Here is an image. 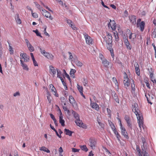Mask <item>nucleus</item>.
<instances>
[{
    "label": "nucleus",
    "mask_w": 156,
    "mask_h": 156,
    "mask_svg": "<svg viewBox=\"0 0 156 156\" xmlns=\"http://www.w3.org/2000/svg\"><path fill=\"white\" fill-rule=\"evenodd\" d=\"M104 41L106 43V46L108 49L110 51L112 58H114V55L113 50L112 48V34L108 32H106V35L104 38Z\"/></svg>",
    "instance_id": "f257e3e1"
},
{
    "label": "nucleus",
    "mask_w": 156,
    "mask_h": 156,
    "mask_svg": "<svg viewBox=\"0 0 156 156\" xmlns=\"http://www.w3.org/2000/svg\"><path fill=\"white\" fill-rule=\"evenodd\" d=\"M138 123L140 130H141V127L144 129L145 126L144 124L143 118L142 115H139L137 117Z\"/></svg>",
    "instance_id": "f03ea898"
},
{
    "label": "nucleus",
    "mask_w": 156,
    "mask_h": 156,
    "mask_svg": "<svg viewBox=\"0 0 156 156\" xmlns=\"http://www.w3.org/2000/svg\"><path fill=\"white\" fill-rule=\"evenodd\" d=\"M136 151L138 153V156H149L147 153L146 150L142 148V151L140 149L138 146H136Z\"/></svg>",
    "instance_id": "7ed1b4c3"
},
{
    "label": "nucleus",
    "mask_w": 156,
    "mask_h": 156,
    "mask_svg": "<svg viewBox=\"0 0 156 156\" xmlns=\"http://www.w3.org/2000/svg\"><path fill=\"white\" fill-rule=\"evenodd\" d=\"M83 35L86 40V43L89 45L92 44L93 42V39L85 33L83 34Z\"/></svg>",
    "instance_id": "20e7f679"
},
{
    "label": "nucleus",
    "mask_w": 156,
    "mask_h": 156,
    "mask_svg": "<svg viewBox=\"0 0 156 156\" xmlns=\"http://www.w3.org/2000/svg\"><path fill=\"white\" fill-rule=\"evenodd\" d=\"M42 14L44 16H45L47 18H48L51 20H52L53 19V17L51 15L50 13L46 11V10L42 9H41Z\"/></svg>",
    "instance_id": "39448f33"
},
{
    "label": "nucleus",
    "mask_w": 156,
    "mask_h": 156,
    "mask_svg": "<svg viewBox=\"0 0 156 156\" xmlns=\"http://www.w3.org/2000/svg\"><path fill=\"white\" fill-rule=\"evenodd\" d=\"M136 106H137V105L136 104L134 103V104L133 105L132 111L136 115L137 118V117L139 116V115H142V114H141L140 112H138V111H139L138 109Z\"/></svg>",
    "instance_id": "423d86ee"
},
{
    "label": "nucleus",
    "mask_w": 156,
    "mask_h": 156,
    "mask_svg": "<svg viewBox=\"0 0 156 156\" xmlns=\"http://www.w3.org/2000/svg\"><path fill=\"white\" fill-rule=\"evenodd\" d=\"M120 126L122 135H123L125 138L126 139H128L129 136H128V133L127 132H126L125 129L122 126L121 123H120Z\"/></svg>",
    "instance_id": "0eeeda50"
},
{
    "label": "nucleus",
    "mask_w": 156,
    "mask_h": 156,
    "mask_svg": "<svg viewBox=\"0 0 156 156\" xmlns=\"http://www.w3.org/2000/svg\"><path fill=\"white\" fill-rule=\"evenodd\" d=\"M130 80L128 78L126 74L125 73L123 81L124 86L127 87H129L130 85Z\"/></svg>",
    "instance_id": "6e6552de"
},
{
    "label": "nucleus",
    "mask_w": 156,
    "mask_h": 156,
    "mask_svg": "<svg viewBox=\"0 0 156 156\" xmlns=\"http://www.w3.org/2000/svg\"><path fill=\"white\" fill-rule=\"evenodd\" d=\"M110 22L108 24V26L109 28L110 27L112 30H115L116 28V23L114 20H112L110 19Z\"/></svg>",
    "instance_id": "1a4fd4ad"
},
{
    "label": "nucleus",
    "mask_w": 156,
    "mask_h": 156,
    "mask_svg": "<svg viewBox=\"0 0 156 156\" xmlns=\"http://www.w3.org/2000/svg\"><path fill=\"white\" fill-rule=\"evenodd\" d=\"M96 142L95 139L90 138L89 140V145L92 149H94L95 148Z\"/></svg>",
    "instance_id": "9d476101"
},
{
    "label": "nucleus",
    "mask_w": 156,
    "mask_h": 156,
    "mask_svg": "<svg viewBox=\"0 0 156 156\" xmlns=\"http://www.w3.org/2000/svg\"><path fill=\"white\" fill-rule=\"evenodd\" d=\"M124 42L125 45L126 46V48L127 49L130 50L132 49V46L130 45V44L128 41L127 38L126 37L123 40Z\"/></svg>",
    "instance_id": "9b49d317"
},
{
    "label": "nucleus",
    "mask_w": 156,
    "mask_h": 156,
    "mask_svg": "<svg viewBox=\"0 0 156 156\" xmlns=\"http://www.w3.org/2000/svg\"><path fill=\"white\" fill-rule=\"evenodd\" d=\"M145 25V23L144 21L141 22L139 24L136 23L137 27H139L140 31L142 32L144 31Z\"/></svg>",
    "instance_id": "f8f14e48"
},
{
    "label": "nucleus",
    "mask_w": 156,
    "mask_h": 156,
    "mask_svg": "<svg viewBox=\"0 0 156 156\" xmlns=\"http://www.w3.org/2000/svg\"><path fill=\"white\" fill-rule=\"evenodd\" d=\"M49 88L51 89V91L53 94L56 97H58V95L56 92V89L52 84H51L49 85Z\"/></svg>",
    "instance_id": "ddd939ff"
},
{
    "label": "nucleus",
    "mask_w": 156,
    "mask_h": 156,
    "mask_svg": "<svg viewBox=\"0 0 156 156\" xmlns=\"http://www.w3.org/2000/svg\"><path fill=\"white\" fill-rule=\"evenodd\" d=\"M125 119L127 123L128 126L131 129H132V126L131 123L130 118L129 116L127 115H125Z\"/></svg>",
    "instance_id": "4468645a"
},
{
    "label": "nucleus",
    "mask_w": 156,
    "mask_h": 156,
    "mask_svg": "<svg viewBox=\"0 0 156 156\" xmlns=\"http://www.w3.org/2000/svg\"><path fill=\"white\" fill-rule=\"evenodd\" d=\"M20 56L21 57V59L22 60V59H23V62H27L29 60V58L26 54L21 53L20 55Z\"/></svg>",
    "instance_id": "2eb2a0df"
},
{
    "label": "nucleus",
    "mask_w": 156,
    "mask_h": 156,
    "mask_svg": "<svg viewBox=\"0 0 156 156\" xmlns=\"http://www.w3.org/2000/svg\"><path fill=\"white\" fill-rule=\"evenodd\" d=\"M134 66L135 68V70L136 74L138 76H139L140 73L139 64L137 62H136L134 64Z\"/></svg>",
    "instance_id": "dca6fc26"
},
{
    "label": "nucleus",
    "mask_w": 156,
    "mask_h": 156,
    "mask_svg": "<svg viewBox=\"0 0 156 156\" xmlns=\"http://www.w3.org/2000/svg\"><path fill=\"white\" fill-rule=\"evenodd\" d=\"M90 105L92 108L98 111L100 109L99 105L96 103L91 101Z\"/></svg>",
    "instance_id": "f3484780"
},
{
    "label": "nucleus",
    "mask_w": 156,
    "mask_h": 156,
    "mask_svg": "<svg viewBox=\"0 0 156 156\" xmlns=\"http://www.w3.org/2000/svg\"><path fill=\"white\" fill-rule=\"evenodd\" d=\"M69 100L70 103L72 106H74L76 104V101L73 97L72 95L69 96Z\"/></svg>",
    "instance_id": "a211bd4d"
},
{
    "label": "nucleus",
    "mask_w": 156,
    "mask_h": 156,
    "mask_svg": "<svg viewBox=\"0 0 156 156\" xmlns=\"http://www.w3.org/2000/svg\"><path fill=\"white\" fill-rule=\"evenodd\" d=\"M75 122L78 126L83 128L84 127L85 125L82 122V121L80 120V119L76 120Z\"/></svg>",
    "instance_id": "6ab92c4d"
},
{
    "label": "nucleus",
    "mask_w": 156,
    "mask_h": 156,
    "mask_svg": "<svg viewBox=\"0 0 156 156\" xmlns=\"http://www.w3.org/2000/svg\"><path fill=\"white\" fill-rule=\"evenodd\" d=\"M129 19L131 23L133 24H135L136 23V17L134 16H129Z\"/></svg>",
    "instance_id": "aec40b11"
},
{
    "label": "nucleus",
    "mask_w": 156,
    "mask_h": 156,
    "mask_svg": "<svg viewBox=\"0 0 156 156\" xmlns=\"http://www.w3.org/2000/svg\"><path fill=\"white\" fill-rule=\"evenodd\" d=\"M20 61L21 66L23 67V69L24 70L28 71L29 70V68L27 64L24 63L22 60L20 59Z\"/></svg>",
    "instance_id": "412c9836"
},
{
    "label": "nucleus",
    "mask_w": 156,
    "mask_h": 156,
    "mask_svg": "<svg viewBox=\"0 0 156 156\" xmlns=\"http://www.w3.org/2000/svg\"><path fill=\"white\" fill-rule=\"evenodd\" d=\"M59 111L60 113V115L59 116V122L61 124V125L62 126H65V121L63 119V117L62 116V113L60 109H59Z\"/></svg>",
    "instance_id": "4be33fe9"
},
{
    "label": "nucleus",
    "mask_w": 156,
    "mask_h": 156,
    "mask_svg": "<svg viewBox=\"0 0 156 156\" xmlns=\"http://www.w3.org/2000/svg\"><path fill=\"white\" fill-rule=\"evenodd\" d=\"M101 61L102 64L105 67H107L109 64V62L106 58H105Z\"/></svg>",
    "instance_id": "5701e85b"
},
{
    "label": "nucleus",
    "mask_w": 156,
    "mask_h": 156,
    "mask_svg": "<svg viewBox=\"0 0 156 156\" xmlns=\"http://www.w3.org/2000/svg\"><path fill=\"white\" fill-rule=\"evenodd\" d=\"M67 23L69 25V26L74 30H75V28H76L75 25H73L72 21L68 19L67 20Z\"/></svg>",
    "instance_id": "b1692460"
},
{
    "label": "nucleus",
    "mask_w": 156,
    "mask_h": 156,
    "mask_svg": "<svg viewBox=\"0 0 156 156\" xmlns=\"http://www.w3.org/2000/svg\"><path fill=\"white\" fill-rule=\"evenodd\" d=\"M113 132L116 135V137L119 141H120V138L121 137V136L119 134L117 131V129L115 130V131H113Z\"/></svg>",
    "instance_id": "393cba45"
},
{
    "label": "nucleus",
    "mask_w": 156,
    "mask_h": 156,
    "mask_svg": "<svg viewBox=\"0 0 156 156\" xmlns=\"http://www.w3.org/2000/svg\"><path fill=\"white\" fill-rule=\"evenodd\" d=\"M129 39L132 40V41H134V40L136 38V34L134 33H132L130 32V34L129 36Z\"/></svg>",
    "instance_id": "a878e982"
},
{
    "label": "nucleus",
    "mask_w": 156,
    "mask_h": 156,
    "mask_svg": "<svg viewBox=\"0 0 156 156\" xmlns=\"http://www.w3.org/2000/svg\"><path fill=\"white\" fill-rule=\"evenodd\" d=\"M64 132L66 135H69L70 136H72V134L73 133L72 131L66 129H64Z\"/></svg>",
    "instance_id": "bb28decb"
},
{
    "label": "nucleus",
    "mask_w": 156,
    "mask_h": 156,
    "mask_svg": "<svg viewBox=\"0 0 156 156\" xmlns=\"http://www.w3.org/2000/svg\"><path fill=\"white\" fill-rule=\"evenodd\" d=\"M76 72V70L74 69H71L70 72V74L71 77L74 78H75V73Z\"/></svg>",
    "instance_id": "cd10ccee"
},
{
    "label": "nucleus",
    "mask_w": 156,
    "mask_h": 156,
    "mask_svg": "<svg viewBox=\"0 0 156 156\" xmlns=\"http://www.w3.org/2000/svg\"><path fill=\"white\" fill-rule=\"evenodd\" d=\"M40 150L41 151H43L48 153L50 152V151L48 148H46L44 146H42L40 148Z\"/></svg>",
    "instance_id": "c85d7f7f"
},
{
    "label": "nucleus",
    "mask_w": 156,
    "mask_h": 156,
    "mask_svg": "<svg viewBox=\"0 0 156 156\" xmlns=\"http://www.w3.org/2000/svg\"><path fill=\"white\" fill-rule=\"evenodd\" d=\"M114 36L115 37V40L116 41H118L119 40V37L117 31L114 32Z\"/></svg>",
    "instance_id": "c756f323"
},
{
    "label": "nucleus",
    "mask_w": 156,
    "mask_h": 156,
    "mask_svg": "<svg viewBox=\"0 0 156 156\" xmlns=\"http://www.w3.org/2000/svg\"><path fill=\"white\" fill-rule=\"evenodd\" d=\"M49 68L50 71L53 73L54 75L56 73V69L54 68L52 66H50Z\"/></svg>",
    "instance_id": "7c9ffc66"
},
{
    "label": "nucleus",
    "mask_w": 156,
    "mask_h": 156,
    "mask_svg": "<svg viewBox=\"0 0 156 156\" xmlns=\"http://www.w3.org/2000/svg\"><path fill=\"white\" fill-rule=\"evenodd\" d=\"M46 58L52 60L53 59L54 56L51 54L49 53H48V55L46 56Z\"/></svg>",
    "instance_id": "2f4dec72"
},
{
    "label": "nucleus",
    "mask_w": 156,
    "mask_h": 156,
    "mask_svg": "<svg viewBox=\"0 0 156 156\" xmlns=\"http://www.w3.org/2000/svg\"><path fill=\"white\" fill-rule=\"evenodd\" d=\"M74 117L76 119V120L80 119L79 115L75 112L73 111L72 112Z\"/></svg>",
    "instance_id": "473e14b6"
},
{
    "label": "nucleus",
    "mask_w": 156,
    "mask_h": 156,
    "mask_svg": "<svg viewBox=\"0 0 156 156\" xmlns=\"http://www.w3.org/2000/svg\"><path fill=\"white\" fill-rule=\"evenodd\" d=\"M80 148L83 151L85 152H87L88 151V149L86 145H83L80 146Z\"/></svg>",
    "instance_id": "72a5a7b5"
},
{
    "label": "nucleus",
    "mask_w": 156,
    "mask_h": 156,
    "mask_svg": "<svg viewBox=\"0 0 156 156\" xmlns=\"http://www.w3.org/2000/svg\"><path fill=\"white\" fill-rule=\"evenodd\" d=\"M113 98L115 101L118 103H119V100L118 98V97L116 94H115L113 96Z\"/></svg>",
    "instance_id": "f704fd0d"
},
{
    "label": "nucleus",
    "mask_w": 156,
    "mask_h": 156,
    "mask_svg": "<svg viewBox=\"0 0 156 156\" xmlns=\"http://www.w3.org/2000/svg\"><path fill=\"white\" fill-rule=\"evenodd\" d=\"M75 64L76 65L80 67L82 66L83 65L82 62L78 60L75 61Z\"/></svg>",
    "instance_id": "c9c22d12"
},
{
    "label": "nucleus",
    "mask_w": 156,
    "mask_h": 156,
    "mask_svg": "<svg viewBox=\"0 0 156 156\" xmlns=\"http://www.w3.org/2000/svg\"><path fill=\"white\" fill-rule=\"evenodd\" d=\"M27 47L29 50L30 52H32L34 51V47H33L31 45V44L28 46Z\"/></svg>",
    "instance_id": "e433bc0d"
},
{
    "label": "nucleus",
    "mask_w": 156,
    "mask_h": 156,
    "mask_svg": "<svg viewBox=\"0 0 156 156\" xmlns=\"http://www.w3.org/2000/svg\"><path fill=\"white\" fill-rule=\"evenodd\" d=\"M38 48H39L41 53L43 55L45 54L47 52L45 51V49L44 48H42L40 47H39Z\"/></svg>",
    "instance_id": "4c0bfd02"
},
{
    "label": "nucleus",
    "mask_w": 156,
    "mask_h": 156,
    "mask_svg": "<svg viewBox=\"0 0 156 156\" xmlns=\"http://www.w3.org/2000/svg\"><path fill=\"white\" fill-rule=\"evenodd\" d=\"M141 140L143 144V146L144 147V146L146 144V139L144 137H142L141 138Z\"/></svg>",
    "instance_id": "58836bf2"
},
{
    "label": "nucleus",
    "mask_w": 156,
    "mask_h": 156,
    "mask_svg": "<svg viewBox=\"0 0 156 156\" xmlns=\"http://www.w3.org/2000/svg\"><path fill=\"white\" fill-rule=\"evenodd\" d=\"M9 50L10 51V54L11 55H12L13 54V50L12 47L9 44Z\"/></svg>",
    "instance_id": "ea45409f"
},
{
    "label": "nucleus",
    "mask_w": 156,
    "mask_h": 156,
    "mask_svg": "<svg viewBox=\"0 0 156 156\" xmlns=\"http://www.w3.org/2000/svg\"><path fill=\"white\" fill-rule=\"evenodd\" d=\"M131 87L133 90L134 91L135 90V85L133 80H132L131 82Z\"/></svg>",
    "instance_id": "a19ab883"
},
{
    "label": "nucleus",
    "mask_w": 156,
    "mask_h": 156,
    "mask_svg": "<svg viewBox=\"0 0 156 156\" xmlns=\"http://www.w3.org/2000/svg\"><path fill=\"white\" fill-rule=\"evenodd\" d=\"M77 87L78 89L80 92L83 91V88L82 86H80L79 85L77 84Z\"/></svg>",
    "instance_id": "79ce46f5"
},
{
    "label": "nucleus",
    "mask_w": 156,
    "mask_h": 156,
    "mask_svg": "<svg viewBox=\"0 0 156 156\" xmlns=\"http://www.w3.org/2000/svg\"><path fill=\"white\" fill-rule=\"evenodd\" d=\"M34 32L36 34L37 36H39L40 37H42L40 33L38 32V31L37 29L36 30H33Z\"/></svg>",
    "instance_id": "37998d69"
},
{
    "label": "nucleus",
    "mask_w": 156,
    "mask_h": 156,
    "mask_svg": "<svg viewBox=\"0 0 156 156\" xmlns=\"http://www.w3.org/2000/svg\"><path fill=\"white\" fill-rule=\"evenodd\" d=\"M34 3L35 4L36 7L40 11L42 9H41L40 7V5L38 3L36 2H35Z\"/></svg>",
    "instance_id": "c03bdc74"
},
{
    "label": "nucleus",
    "mask_w": 156,
    "mask_h": 156,
    "mask_svg": "<svg viewBox=\"0 0 156 156\" xmlns=\"http://www.w3.org/2000/svg\"><path fill=\"white\" fill-rule=\"evenodd\" d=\"M152 36L154 38H156V28L154 29V31L152 33Z\"/></svg>",
    "instance_id": "a18cd8bd"
},
{
    "label": "nucleus",
    "mask_w": 156,
    "mask_h": 156,
    "mask_svg": "<svg viewBox=\"0 0 156 156\" xmlns=\"http://www.w3.org/2000/svg\"><path fill=\"white\" fill-rule=\"evenodd\" d=\"M68 53L69 55V59L71 61H73V57L71 52H68Z\"/></svg>",
    "instance_id": "49530a36"
},
{
    "label": "nucleus",
    "mask_w": 156,
    "mask_h": 156,
    "mask_svg": "<svg viewBox=\"0 0 156 156\" xmlns=\"http://www.w3.org/2000/svg\"><path fill=\"white\" fill-rule=\"evenodd\" d=\"M145 96L147 98V101L151 105L152 104V103L150 101L148 97H150V95L148 94L147 96V94H145Z\"/></svg>",
    "instance_id": "de8ad7c7"
},
{
    "label": "nucleus",
    "mask_w": 156,
    "mask_h": 156,
    "mask_svg": "<svg viewBox=\"0 0 156 156\" xmlns=\"http://www.w3.org/2000/svg\"><path fill=\"white\" fill-rule=\"evenodd\" d=\"M16 20L17 23L19 24H20L21 23V21L19 17V15H17V17L16 19Z\"/></svg>",
    "instance_id": "09e8293b"
},
{
    "label": "nucleus",
    "mask_w": 156,
    "mask_h": 156,
    "mask_svg": "<svg viewBox=\"0 0 156 156\" xmlns=\"http://www.w3.org/2000/svg\"><path fill=\"white\" fill-rule=\"evenodd\" d=\"M57 77L59 78L60 77H62V72L59 70L57 69Z\"/></svg>",
    "instance_id": "8fccbe9b"
},
{
    "label": "nucleus",
    "mask_w": 156,
    "mask_h": 156,
    "mask_svg": "<svg viewBox=\"0 0 156 156\" xmlns=\"http://www.w3.org/2000/svg\"><path fill=\"white\" fill-rule=\"evenodd\" d=\"M107 111L108 113V115H109V117L111 118V111L109 108H107Z\"/></svg>",
    "instance_id": "3c124183"
},
{
    "label": "nucleus",
    "mask_w": 156,
    "mask_h": 156,
    "mask_svg": "<svg viewBox=\"0 0 156 156\" xmlns=\"http://www.w3.org/2000/svg\"><path fill=\"white\" fill-rule=\"evenodd\" d=\"M63 108L64 111H66L67 113L68 114L69 113V110L66 107L63 106Z\"/></svg>",
    "instance_id": "603ef678"
},
{
    "label": "nucleus",
    "mask_w": 156,
    "mask_h": 156,
    "mask_svg": "<svg viewBox=\"0 0 156 156\" xmlns=\"http://www.w3.org/2000/svg\"><path fill=\"white\" fill-rule=\"evenodd\" d=\"M110 126L111 127L113 131H115V130L116 129L115 127V126L114 124L112 125H110Z\"/></svg>",
    "instance_id": "864d4df0"
},
{
    "label": "nucleus",
    "mask_w": 156,
    "mask_h": 156,
    "mask_svg": "<svg viewBox=\"0 0 156 156\" xmlns=\"http://www.w3.org/2000/svg\"><path fill=\"white\" fill-rule=\"evenodd\" d=\"M72 151L74 152H78L80 150L75 148H72Z\"/></svg>",
    "instance_id": "5fc2aeb1"
},
{
    "label": "nucleus",
    "mask_w": 156,
    "mask_h": 156,
    "mask_svg": "<svg viewBox=\"0 0 156 156\" xmlns=\"http://www.w3.org/2000/svg\"><path fill=\"white\" fill-rule=\"evenodd\" d=\"M146 86L149 89H151V87H150V84L148 81H146L145 82Z\"/></svg>",
    "instance_id": "6e6d98bb"
},
{
    "label": "nucleus",
    "mask_w": 156,
    "mask_h": 156,
    "mask_svg": "<svg viewBox=\"0 0 156 156\" xmlns=\"http://www.w3.org/2000/svg\"><path fill=\"white\" fill-rule=\"evenodd\" d=\"M32 14V16L34 18H37L38 17V14L36 12L31 13Z\"/></svg>",
    "instance_id": "4d7b16f0"
},
{
    "label": "nucleus",
    "mask_w": 156,
    "mask_h": 156,
    "mask_svg": "<svg viewBox=\"0 0 156 156\" xmlns=\"http://www.w3.org/2000/svg\"><path fill=\"white\" fill-rule=\"evenodd\" d=\"M99 58L101 61L105 58L104 56L101 54H100L99 55Z\"/></svg>",
    "instance_id": "13d9d810"
},
{
    "label": "nucleus",
    "mask_w": 156,
    "mask_h": 156,
    "mask_svg": "<svg viewBox=\"0 0 156 156\" xmlns=\"http://www.w3.org/2000/svg\"><path fill=\"white\" fill-rule=\"evenodd\" d=\"M46 27H45L44 28V34L46 35V36H48V37H49L50 35H49V34L47 32H46Z\"/></svg>",
    "instance_id": "bf43d9fd"
},
{
    "label": "nucleus",
    "mask_w": 156,
    "mask_h": 156,
    "mask_svg": "<svg viewBox=\"0 0 156 156\" xmlns=\"http://www.w3.org/2000/svg\"><path fill=\"white\" fill-rule=\"evenodd\" d=\"M88 82L86 79H84V81L83 82V84L84 86H87Z\"/></svg>",
    "instance_id": "052dcab7"
},
{
    "label": "nucleus",
    "mask_w": 156,
    "mask_h": 156,
    "mask_svg": "<svg viewBox=\"0 0 156 156\" xmlns=\"http://www.w3.org/2000/svg\"><path fill=\"white\" fill-rule=\"evenodd\" d=\"M32 60L33 61V62L34 65L35 66H38V64H37V62L36 61L35 59H34Z\"/></svg>",
    "instance_id": "680f3d73"
},
{
    "label": "nucleus",
    "mask_w": 156,
    "mask_h": 156,
    "mask_svg": "<svg viewBox=\"0 0 156 156\" xmlns=\"http://www.w3.org/2000/svg\"><path fill=\"white\" fill-rule=\"evenodd\" d=\"M64 71L65 72V75L66 77L69 79V80L71 82V79L69 77V76L66 73V71L65 70H64Z\"/></svg>",
    "instance_id": "e2e57ef3"
},
{
    "label": "nucleus",
    "mask_w": 156,
    "mask_h": 156,
    "mask_svg": "<svg viewBox=\"0 0 156 156\" xmlns=\"http://www.w3.org/2000/svg\"><path fill=\"white\" fill-rule=\"evenodd\" d=\"M47 98L48 100L49 103H50L51 101V96H47Z\"/></svg>",
    "instance_id": "0e129e2a"
},
{
    "label": "nucleus",
    "mask_w": 156,
    "mask_h": 156,
    "mask_svg": "<svg viewBox=\"0 0 156 156\" xmlns=\"http://www.w3.org/2000/svg\"><path fill=\"white\" fill-rule=\"evenodd\" d=\"M150 77L151 79H153L154 78V73L151 72H150Z\"/></svg>",
    "instance_id": "69168bd1"
},
{
    "label": "nucleus",
    "mask_w": 156,
    "mask_h": 156,
    "mask_svg": "<svg viewBox=\"0 0 156 156\" xmlns=\"http://www.w3.org/2000/svg\"><path fill=\"white\" fill-rule=\"evenodd\" d=\"M25 41L26 42V45H27V46L29 45L30 44V42L29 41L28 39H25Z\"/></svg>",
    "instance_id": "338daca9"
},
{
    "label": "nucleus",
    "mask_w": 156,
    "mask_h": 156,
    "mask_svg": "<svg viewBox=\"0 0 156 156\" xmlns=\"http://www.w3.org/2000/svg\"><path fill=\"white\" fill-rule=\"evenodd\" d=\"M58 151L59 153H62L63 152V150L62 147H60L58 149Z\"/></svg>",
    "instance_id": "774afa93"
}]
</instances>
